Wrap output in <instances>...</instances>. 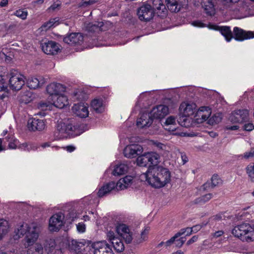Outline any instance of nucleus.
I'll return each mask as SVG.
<instances>
[{
    "mask_svg": "<svg viewBox=\"0 0 254 254\" xmlns=\"http://www.w3.org/2000/svg\"><path fill=\"white\" fill-rule=\"evenodd\" d=\"M94 254H113L109 244L105 241H99L92 245Z\"/></svg>",
    "mask_w": 254,
    "mask_h": 254,
    "instance_id": "f8f14e48",
    "label": "nucleus"
},
{
    "mask_svg": "<svg viewBox=\"0 0 254 254\" xmlns=\"http://www.w3.org/2000/svg\"><path fill=\"white\" fill-rule=\"evenodd\" d=\"M176 246L180 248L184 244L185 242L186 241V238L184 237H181V238L177 239H176Z\"/></svg>",
    "mask_w": 254,
    "mask_h": 254,
    "instance_id": "0e129e2a",
    "label": "nucleus"
},
{
    "mask_svg": "<svg viewBox=\"0 0 254 254\" xmlns=\"http://www.w3.org/2000/svg\"><path fill=\"white\" fill-rule=\"evenodd\" d=\"M246 172L251 181L254 182V169L251 166L248 165L246 168Z\"/></svg>",
    "mask_w": 254,
    "mask_h": 254,
    "instance_id": "8fccbe9b",
    "label": "nucleus"
},
{
    "mask_svg": "<svg viewBox=\"0 0 254 254\" xmlns=\"http://www.w3.org/2000/svg\"><path fill=\"white\" fill-rule=\"evenodd\" d=\"M115 188L116 189V184L115 182H111L107 183L99 189L98 195L99 197H103L108 194Z\"/></svg>",
    "mask_w": 254,
    "mask_h": 254,
    "instance_id": "c85d7f7f",
    "label": "nucleus"
},
{
    "mask_svg": "<svg viewBox=\"0 0 254 254\" xmlns=\"http://www.w3.org/2000/svg\"><path fill=\"white\" fill-rule=\"evenodd\" d=\"M8 74L9 87L13 90H19L25 83V77L16 70L12 69Z\"/></svg>",
    "mask_w": 254,
    "mask_h": 254,
    "instance_id": "39448f33",
    "label": "nucleus"
},
{
    "mask_svg": "<svg viewBox=\"0 0 254 254\" xmlns=\"http://www.w3.org/2000/svg\"><path fill=\"white\" fill-rule=\"evenodd\" d=\"M4 69L3 67H0V71ZM8 79V74L6 72L0 73V112L2 113L5 109L2 107L1 104L3 103L2 99L4 98L8 91V86L7 83Z\"/></svg>",
    "mask_w": 254,
    "mask_h": 254,
    "instance_id": "0eeeda50",
    "label": "nucleus"
},
{
    "mask_svg": "<svg viewBox=\"0 0 254 254\" xmlns=\"http://www.w3.org/2000/svg\"><path fill=\"white\" fill-rule=\"evenodd\" d=\"M52 105V103H50L49 102L47 103L42 101L40 103H39L38 105V108L42 110H46L50 109Z\"/></svg>",
    "mask_w": 254,
    "mask_h": 254,
    "instance_id": "3c124183",
    "label": "nucleus"
},
{
    "mask_svg": "<svg viewBox=\"0 0 254 254\" xmlns=\"http://www.w3.org/2000/svg\"><path fill=\"white\" fill-rule=\"evenodd\" d=\"M207 109V107H203L198 112V116L201 117L202 122L206 121L210 116L211 112L209 109Z\"/></svg>",
    "mask_w": 254,
    "mask_h": 254,
    "instance_id": "e433bc0d",
    "label": "nucleus"
},
{
    "mask_svg": "<svg viewBox=\"0 0 254 254\" xmlns=\"http://www.w3.org/2000/svg\"><path fill=\"white\" fill-rule=\"evenodd\" d=\"M77 230L79 233H84L85 231L86 226L85 225L82 223H78L76 225Z\"/></svg>",
    "mask_w": 254,
    "mask_h": 254,
    "instance_id": "052dcab7",
    "label": "nucleus"
},
{
    "mask_svg": "<svg viewBox=\"0 0 254 254\" xmlns=\"http://www.w3.org/2000/svg\"><path fill=\"white\" fill-rule=\"evenodd\" d=\"M249 112L247 110H238L233 112L229 118V121L234 124L244 123L248 121Z\"/></svg>",
    "mask_w": 254,
    "mask_h": 254,
    "instance_id": "9d476101",
    "label": "nucleus"
},
{
    "mask_svg": "<svg viewBox=\"0 0 254 254\" xmlns=\"http://www.w3.org/2000/svg\"><path fill=\"white\" fill-rule=\"evenodd\" d=\"M222 120V116L221 115L218 114L214 115L212 117L210 118L209 120V123L210 124H218Z\"/></svg>",
    "mask_w": 254,
    "mask_h": 254,
    "instance_id": "de8ad7c7",
    "label": "nucleus"
},
{
    "mask_svg": "<svg viewBox=\"0 0 254 254\" xmlns=\"http://www.w3.org/2000/svg\"><path fill=\"white\" fill-rule=\"evenodd\" d=\"M154 13L156 12L158 16H164L166 14V6L161 0H153L152 1Z\"/></svg>",
    "mask_w": 254,
    "mask_h": 254,
    "instance_id": "393cba45",
    "label": "nucleus"
},
{
    "mask_svg": "<svg viewBox=\"0 0 254 254\" xmlns=\"http://www.w3.org/2000/svg\"><path fill=\"white\" fill-rule=\"evenodd\" d=\"M104 24L103 22H99L97 24H94L92 26V28L94 30L103 31L104 29L103 28Z\"/></svg>",
    "mask_w": 254,
    "mask_h": 254,
    "instance_id": "bf43d9fd",
    "label": "nucleus"
},
{
    "mask_svg": "<svg viewBox=\"0 0 254 254\" xmlns=\"http://www.w3.org/2000/svg\"><path fill=\"white\" fill-rule=\"evenodd\" d=\"M181 112L188 117L192 115L196 111V106L193 103L184 102L180 106Z\"/></svg>",
    "mask_w": 254,
    "mask_h": 254,
    "instance_id": "aec40b11",
    "label": "nucleus"
},
{
    "mask_svg": "<svg viewBox=\"0 0 254 254\" xmlns=\"http://www.w3.org/2000/svg\"><path fill=\"white\" fill-rule=\"evenodd\" d=\"M137 14L141 21L145 22L151 20L154 15L152 6L148 3H144L138 8Z\"/></svg>",
    "mask_w": 254,
    "mask_h": 254,
    "instance_id": "6e6552de",
    "label": "nucleus"
},
{
    "mask_svg": "<svg viewBox=\"0 0 254 254\" xmlns=\"http://www.w3.org/2000/svg\"><path fill=\"white\" fill-rule=\"evenodd\" d=\"M169 113V109L167 106L160 105L154 108L150 114L153 118L162 119L164 118Z\"/></svg>",
    "mask_w": 254,
    "mask_h": 254,
    "instance_id": "dca6fc26",
    "label": "nucleus"
},
{
    "mask_svg": "<svg viewBox=\"0 0 254 254\" xmlns=\"http://www.w3.org/2000/svg\"><path fill=\"white\" fill-rule=\"evenodd\" d=\"M46 82L47 79L43 77H32L27 80V84L29 88L35 89L43 85Z\"/></svg>",
    "mask_w": 254,
    "mask_h": 254,
    "instance_id": "4be33fe9",
    "label": "nucleus"
},
{
    "mask_svg": "<svg viewBox=\"0 0 254 254\" xmlns=\"http://www.w3.org/2000/svg\"><path fill=\"white\" fill-rule=\"evenodd\" d=\"M58 247H59L57 246L54 240L50 239L47 241L46 245V250L48 252V254L52 253L53 251Z\"/></svg>",
    "mask_w": 254,
    "mask_h": 254,
    "instance_id": "4c0bfd02",
    "label": "nucleus"
},
{
    "mask_svg": "<svg viewBox=\"0 0 254 254\" xmlns=\"http://www.w3.org/2000/svg\"><path fill=\"white\" fill-rule=\"evenodd\" d=\"M225 128L227 130H236L239 128V127L238 125H236L233 126L227 125L225 126Z\"/></svg>",
    "mask_w": 254,
    "mask_h": 254,
    "instance_id": "338daca9",
    "label": "nucleus"
},
{
    "mask_svg": "<svg viewBox=\"0 0 254 254\" xmlns=\"http://www.w3.org/2000/svg\"><path fill=\"white\" fill-rule=\"evenodd\" d=\"M152 118L150 113H143L137 119L136 125L139 128L149 127L152 123Z\"/></svg>",
    "mask_w": 254,
    "mask_h": 254,
    "instance_id": "412c9836",
    "label": "nucleus"
},
{
    "mask_svg": "<svg viewBox=\"0 0 254 254\" xmlns=\"http://www.w3.org/2000/svg\"><path fill=\"white\" fill-rule=\"evenodd\" d=\"M26 248L27 254H43V247L40 243H35Z\"/></svg>",
    "mask_w": 254,
    "mask_h": 254,
    "instance_id": "c756f323",
    "label": "nucleus"
},
{
    "mask_svg": "<svg viewBox=\"0 0 254 254\" xmlns=\"http://www.w3.org/2000/svg\"><path fill=\"white\" fill-rule=\"evenodd\" d=\"M65 90V86L58 83H51L47 87V91L51 96V98L54 96L61 94Z\"/></svg>",
    "mask_w": 254,
    "mask_h": 254,
    "instance_id": "a211bd4d",
    "label": "nucleus"
},
{
    "mask_svg": "<svg viewBox=\"0 0 254 254\" xmlns=\"http://www.w3.org/2000/svg\"><path fill=\"white\" fill-rule=\"evenodd\" d=\"M192 25L194 26L198 27H207L209 29L219 31L222 35L225 37V39L227 42L230 41L233 37V34L230 30V27L228 26L219 27L213 24H208L207 25L206 24L201 22L199 20L193 21L192 22Z\"/></svg>",
    "mask_w": 254,
    "mask_h": 254,
    "instance_id": "423d86ee",
    "label": "nucleus"
},
{
    "mask_svg": "<svg viewBox=\"0 0 254 254\" xmlns=\"http://www.w3.org/2000/svg\"><path fill=\"white\" fill-rule=\"evenodd\" d=\"M222 184V180L217 175H213L211 178V187L213 188L216 186H218Z\"/></svg>",
    "mask_w": 254,
    "mask_h": 254,
    "instance_id": "49530a36",
    "label": "nucleus"
},
{
    "mask_svg": "<svg viewBox=\"0 0 254 254\" xmlns=\"http://www.w3.org/2000/svg\"><path fill=\"white\" fill-rule=\"evenodd\" d=\"M107 237L117 252H122L124 250L125 246L123 242L120 238L116 236L113 231H108L107 233Z\"/></svg>",
    "mask_w": 254,
    "mask_h": 254,
    "instance_id": "9b49d317",
    "label": "nucleus"
},
{
    "mask_svg": "<svg viewBox=\"0 0 254 254\" xmlns=\"http://www.w3.org/2000/svg\"><path fill=\"white\" fill-rule=\"evenodd\" d=\"M253 226L243 223L236 226L232 230V234L243 241L252 242Z\"/></svg>",
    "mask_w": 254,
    "mask_h": 254,
    "instance_id": "20e7f679",
    "label": "nucleus"
},
{
    "mask_svg": "<svg viewBox=\"0 0 254 254\" xmlns=\"http://www.w3.org/2000/svg\"><path fill=\"white\" fill-rule=\"evenodd\" d=\"M72 98L73 101H74L76 100L78 101L81 100L83 98V95L82 92H80V91L74 92Z\"/></svg>",
    "mask_w": 254,
    "mask_h": 254,
    "instance_id": "13d9d810",
    "label": "nucleus"
},
{
    "mask_svg": "<svg viewBox=\"0 0 254 254\" xmlns=\"http://www.w3.org/2000/svg\"><path fill=\"white\" fill-rule=\"evenodd\" d=\"M147 155L149 163L153 166H157V164L160 162V155L155 152L147 153Z\"/></svg>",
    "mask_w": 254,
    "mask_h": 254,
    "instance_id": "72a5a7b5",
    "label": "nucleus"
},
{
    "mask_svg": "<svg viewBox=\"0 0 254 254\" xmlns=\"http://www.w3.org/2000/svg\"><path fill=\"white\" fill-rule=\"evenodd\" d=\"M61 5V3L59 1H57L54 3L50 7L48 8L49 11H54L60 9Z\"/></svg>",
    "mask_w": 254,
    "mask_h": 254,
    "instance_id": "6e6d98bb",
    "label": "nucleus"
},
{
    "mask_svg": "<svg viewBox=\"0 0 254 254\" xmlns=\"http://www.w3.org/2000/svg\"><path fill=\"white\" fill-rule=\"evenodd\" d=\"M51 99L53 105L60 109L64 108L68 104L67 98L62 94L54 96Z\"/></svg>",
    "mask_w": 254,
    "mask_h": 254,
    "instance_id": "5701e85b",
    "label": "nucleus"
},
{
    "mask_svg": "<svg viewBox=\"0 0 254 254\" xmlns=\"http://www.w3.org/2000/svg\"><path fill=\"white\" fill-rule=\"evenodd\" d=\"M224 216L221 214H216L212 216L210 219V221H219L223 219Z\"/></svg>",
    "mask_w": 254,
    "mask_h": 254,
    "instance_id": "69168bd1",
    "label": "nucleus"
},
{
    "mask_svg": "<svg viewBox=\"0 0 254 254\" xmlns=\"http://www.w3.org/2000/svg\"><path fill=\"white\" fill-rule=\"evenodd\" d=\"M245 124L243 126V129L247 131H251L254 129V125L252 123L245 122Z\"/></svg>",
    "mask_w": 254,
    "mask_h": 254,
    "instance_id": "4d7b16f0",
    "label": "nucleus"
},
{
    "mask_svg": "<svg viewBox=\"0 0 254 254\" xmlns=\"http://www.w3.org/2000/svg\"><path fill=\"white\" fill-rule=\"evenodd\" d=\"M8 223L5 220L1 219L0 220V240L3 236L5 235L8 231Z\"/></svg>",
    "mask_w": 254,
    "mask_h": 254,
    "instance_id": "c9c22d12",
    "label": "nucleus"
},
{
    "mask_svg": "<svg viewBox=\"0 0 254 254\" xmlns=\"http://www.w3.org/2000/svg\"><path fill=\"white\" fill-rule=\"evenodd\" d=\"M29 94H30V93L27 92L26 94L22 95L20 98V102L25 104L29 103L31 100Z\"/></svg>",
    "mask_w": 254,
    "mask_h": 254,
    "instance_id": "864d4df0",
    "label": "nucleus"
},
{
    "mask_svg": "<svg viewBox=\"0 0 254 254\" xmlns=\"http://www.w3.org/2000/svg\"><path fill=\"white\" fill-rule=\"evenodd\" d=\"M45 123L43 120L34 118L28 121V127L30 129L35 131L42 130L45 127Z\"/></svg>",
    "mask_w": 254,
    "mask_h": 254,
    "instance_id": "a878e982",
    "label": "nucleus"
},
{
    "mask_svg": "<svg viewBox=\"0 0 254 254\" xmlns=\"http://www.w3.org/2000/svg\"><path fill=\"white\" fill-rule=\"evenodd\" d=\"M91 106L96 113H100L104 111V106L101 100L94 99L91 103Z\"/></svg>",
    "mask_w": 254,
    "mask_h": 254,
    "instance_id": "2f4dec72",
    "label": "nucleus"
},
{
    "mask_svg": "<svg viewBox=\"0 0 254 254\" xmlns=\"http://www.w3.org/2000/svg\"><path fill=\"white\" fill-rule=\"evenodd\" d=\"M63 41L71 45L81 44L83 41V37L80 33H72L64 37Z\"/></svg>",
    "mask_w": 254,
    "mask_h": 254,
    "instance_id": "f3484780",
    "label": "nucleus"
},
{
    "mask_svg": "<svg viewBox=\"0 0 254 254\" xmlns=\"http://www.w3.org/2000/svg\"><path fill=\"white\" fill-rule=\"evenodd\" d=\"M13 15L21 18L22 20H25L26 19L28 15V12L26 10L20 9L16 10L13 13Z\"/></svg>",
    "mask_w": 254,
    "mask_h": 254,
    "instance_id": "79ce46f5",
    "label": "nucleus"
},
{
    "mask_svg": "<svg viewBox=\"0 0 254 254\" xmlns=\"http://www.w3.org/2000/svg\"><path fill=\"white\" fill-rule=\"evenodd\" d=\"M239 0H221L222 4L225 8H228L232 6L233 3L238 2Z\"/></svg>",
    "mask_w": 254,
    "mask_h": 254,
    "instance_id": "09e8293b",
    "label": "nucleus"
},
{
    "mask_svg": "<svg viewBox=\"0 0 254 254\" xmlns=\"http://www.w3.org/2000/svg\"><path fill=\"white\" fill-rule=\"evenodd\" d=\"M151 187L159 189L165 187L171 181V172L162 166H152L142 175Z\"/></svg>",
    "mask_w": 254,
    "mask_h": 254,
    "instance_id": "f257e3e1",
    "label": "nucleus"
},
{
    "mask_svg": "<svg viewBox=\"0 0 254 254\" xmlns=\"http://www.w3.org/2000/svg\"><path fill=\"white\" fill-rule=\"evenodd\" d=\"M184 233V230H180L179 232L176 233L173 237H172L170 239L165 242V246L166 248L170 246L172 244H173L174 243V242H175L176 239H178L179 237L183 235Z\"/></svg>",
    "mask_w": 254,
    "mask_h": 254,
    "instance_id": "a19ab883",
    "label": "nucleus"
},
{
    "mask_svg": "<svg viewBox=\"0 0 254 254\" xmlns=\"http://www.w3.org/2000/svg\"><path fill=\"white\" fill-rule=\"evenodd\" d=\"M166 6L171 12H177L181 9L179 0H166Z\"/></svg>",
    "mask_w": 254,
    "mask_h": 254,
    "instance_id": "7c9ffc66",
    "label": "nucleus"
},
{
    "mask_svg": "<svg viewBox=\"0 0 254 254\" xmlns=\"http://www.w3.org/2000/svg\"><path fill=\"white\" fill-rule=\"evenodd\" d=\"M178 123L183 127H189L190 125V120L188 118V116L183 115L179 118L178 120Z\"/></svg>",
    "mask_w": 254,
    "mask_h": 254,
    "instance_id": "ea45409f",
    "label": "nucleus"
},
{
    "mask_svg": "<svg viewBox=\"0 0 254 254\" xmlns=\"http://www.w3.org/2000/svg\"><path fill=\"white\" fill-rule=\"evenodd\" d=\"M243 158L248 159L254 157V148H252L250 151L246 152L243 155Z\"/></svg>",
    "mask_w": 254,
    "mask_h": 254,
    "instance_id": "5fc2aeb1",
    "label": "nucleus"
},
{
    "mask_svg": "<svg viewBox=\"0 0 254 254\" xmlns=\"http://www.w3.org/2000/svg\"><path fill=\"white\" fill-rule=\"evenodd\" d=\"M176 124V119L173 116L169 117L166 120L165 123V126L166 127V129L168 130L169 131L173 132L175 131L176 128L172 126L169 127V126H174Z\"/></svg>",
    "mask_w": 254,
    "mask_h": 254,
    "instance_id": "f704fd0d",
    "label": "nucleus"
},
{
    "mask_svg": "<svg viewBox=\"0 0 254 254\" xmlns=\"http://www.w3.org/2000/svg\"><path fill=\"white\" fill-rule=\"evenodd\" d=\"M133 177L131 176H127L121 178L116 184V189L122 190L129 187L132 183Z\"/></svg>",
    "mask_w": 254,
    "mask_h": 254,
    "instance_id": "cd10ccee",
    "label": "nucleus"
},
{
    "mask_svg": "<svg viewBox=\"0 0 254 254\" xmlns=\"http://www.w3.org/2000/svg\"><path fill=\"white\" fill-rule=\"evenodd\" d=\"M149 230V228L148 227H146L144 229V230L141 233L140 238L137 240V243H141L147 240V234L148 233Z\"/></svg>",
    "mask_w": 254,
    "mask_h": 254,
    "instance_id": "37998d69",
    "label": "nucleus"
},
{
    "mask_svg": "<svg viewBox=\"0 0 254 254\" xmlns=\"http://www.w3.org/2000/svg\"><path fill=\"white\" fill-rule=\"evenodd\" d=\"M143 151L142 147L138 144H130L127 146L124 150V154L127 158H133L140 155Z\"/></svg>",
    "mask_w": 254,
    "mask_h": 254,
    "instance_id": "ddd939ff",
    "label": "nucleus"
},
{
    "mask_svg": "<svg viewBox=\"0 0 254 254\" xmlns=\"http://www.w3.org/2000/svg\"><path fill=\"white\" fill-rule=\"evenodd\" d=\"M201 5L207 15L210 16L214 15L215 8L213 0H202Z\"/></svg>",
    "mask_w": 254,
    "mask_h": 254,
    "instance_id": "bb28decb",
    "label": "nucleus"
},
{
    "mask_svg": "<svg viewBox=\"0 0 254 254\" xmlns=\"http://www.w3.org/2000/svg\"><path fill=\"white\" fill-rule=\"evenodd\" d=\"M128 167L125 164H120L116 166L112 174L114 176H120L124 174L128 170Z\"/></svg>",
    "mask_w": 254,
    "mask_h": 254,
    "instance_id": "473e14b6",
    "label": "nucleus"
},
{
    "mask_svg": "<svg viewBox=\"0 0 254 254\" xmlns=\"http://www.w3.org/2000/svg\"><path fill=\"white\" fill-rule=\"evenodd\" d=\"M224 233V232L222 230L216 231L215 232L212 234V239H214L220 238L223 235Z\"/></svg>",
    "mask_w": 254,
    "mask_h": 254,
    "instance_id": "680f3d73",
    "label": "nucleus"
},
{
    "mask_svg": "<svg viewBox=\"0 0 254 254\" xmlns=\"http://www.w3.org/2000/svg\"><path fill=\"white\" fill-rule=\"evenodd\" d=\"M212 197L211 193L205 194L196 199V203H204L209 200Z\"/></svg>",
    "mask_w": 254,
    "mask_h": 254,
    "instance_id": "c03bdc74",
    "label": "nucleus"
},
{
    "mask_svg": "<svg viewBox=\"0 0 254 254\" xmlns=\"http://www.w3.org/2000/svg\"><path fill=\"white\" fill-rule=\"evenodd\" d=\"M72 110L75 115L80 118H86L89 114L87 107L81 104H75Z\"/></svg>",
    "mask_w": 254,
    "mask_h": 254,
    "instance_id": "b1692460",
    "label": "nucleus"
},
{
    "mask_svg": "<svg viewBox=\"0 0 254 254\" xmlns=\"http://www.w3.org/2000/svg\"><path fill=\"white\" fill-rule=\"evenodd\" d=\"M80 243L74 240H72L69 242V248L71 250L76 251L78 250V247Z\"/></svg>",
    "mask_w": 254,
    "mask_h": 254,
    "instance_id": "603ef678",
    "label": "nucleus"
},
{
    "mask_svg": "<svg viewBox=\"0 0 254 254\" xmlns=\"http://www.w3.org/2000/svg\"><path fill=\"white\" fill-rule=\"evenodd\" d=\"M116 230L120 236L125 240L126 243L130 244L132 242V235L128 228L125 224L119 225Z\"/></svg>",
    "mask_w": 254,
    "mask_h": 254,
    "instance_id": "2eb2a0df",
    "label": "nucleus"
},
{
    "mask_svg": "<svg viewBox=\"0 0 254 254\" xmlns=\"http://www.w3.org/2000/svg\"><path fill=\"white\" fill-rule=\"evenodd\" d=\"M58 21V20H56V19H50L48 22H46L43 25L42 28H44L45 30H47L53 26H56L58 24V23H57Z\"/></svg>",
    "mask_w": 254,
    "mask_h": 254,
    "instance_id": "a18cd8bd",
    "label": "nucleus"
},
{
    "mask_svg": "<svg viewBox=\"0 0 254 254\" xmlns=\"http://www.w3.org/2000/svg\"><path fill=\"white\" fill-rule=\"evenodd\" d=\"M198 239V237L197 236H193L190 239L187 243V245H190L194 242H196Z\"/></svg>",
    "mask_w": 254,
    "mask_h": 254,
    "instance_id": "774afa93",
    "label": "nucleus"
},
{
    "mask_svg": "<svg viewBox=\"0 0 254 254\" xmlns=\"http://www.w3.org/2000/svg\"><path fill=\"white\" fill-rule=\"evenodd\" d=\"M64 215L61 212L53 215L49 219V230L52 232L59 231L64 225Z\"/></svg>",
    "mask_w": 254,
    "mask_h": 254,
    "instance_id": "1a4fd4ad",
    "label": "nucleus"
},
{
    "mask_svg": "<svg viewBox=\"0 0 254 254\" xmlns=\"http://www.w3.org/2000/svg\"><path fill=\"white\" fill-rule=\"evenodd\" d=\"M87 129V126L84 124H75L72 121L69 123L65 124L61 121L57 124L55 136L60 139L66 137V134L78 135Z\"/></svg>",
    "mask_w": 254,
    "mask_h": 254,
    "instance_id": "7ed1b4c3",
    "label": "nucleus"
},
{
    "mask_svg": "<svg viewBox=\"0 0 254 254\" xmlns=\"http://www.w3.org/2000/svg\"><path fill=\"white\" fill-rule=\"evenodd\" d=\"M148 163L147 153L138 156L136 159V163L139 166L145 167Z\"/></svg>",
    "mask_w": 254,
    "mask_h": 254,
    "instance_id": "58836bf2",
    "label": "nucleus"
},
{
    "mask_svg": "<svg viewBox=\"0 0 254 254\" xmlns=\"http://www.w3.org/2000/svg\"><path fill=\"white\" fill-rule=\"evenodd\" d=\"M233 35L236 40L242 41L254 38V32L246 31L238 27H235L233 29Z\"/></svg>",
    "mask_w": 254,
    "mask_h": 254,
    "instance_id": "4468645a",
    "label": "nucleus"
},
{
    "mask_svg": "<svg viewBox=\"0 0 254 254\" xmlns=\"http://www.w3.org/2000/svg\"><path fill=\"white\" fill-rule=\"evenodd\" d=\"M41 232V227L36 223L18 225L14 230L15 239L25 236L24 245L25 248L33 245L36 242Z\"/></svg>",
    "mask_w": 254,
    "mask_h": 254,
    "instance_id": "f03ea898",
    "label": "nucleus"
},
{
    "mask_svg": "<svg viewBox=\"0 0 254 254\" xmlns=\"http://www.w3.org/2000/svg\"><path fill=\"white\" fill-rule=\"evenodd\" d=\"M95 1L93 0H82L80 3V6L82 7H86L88 5L93 4Z\"/></svg>",
    "mask_w": 254,
    "mask_h": 254,
    "instance_id": "e2e57ef3",
    "label": "nucleus"
},
{
    "mask_svg": "<svg viewBox=\"0 0 254 254\" xmlns=\"http://www.w3.org/2000/svg\"><path fill=\"white\" fill-rule=\"evenodd\" d=\"M42 49L47 55L57 54L60 50L59 45L52 41L42 44Z\"/></svg>",
    "mask_w": 254,
    "mask_h": 254,
    "instance_id": "6ab92c4d",
    "label": "nucleus"
}]
</instances>
